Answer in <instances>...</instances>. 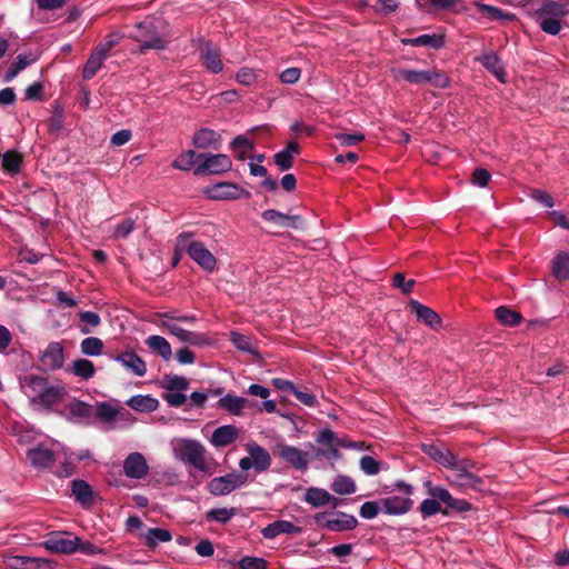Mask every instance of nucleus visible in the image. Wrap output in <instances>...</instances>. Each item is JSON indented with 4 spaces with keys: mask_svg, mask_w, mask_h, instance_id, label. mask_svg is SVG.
Returning <instances> with one entry per match:
<instances>
[{
    "mask_svg": "<svg viewBox=\"0 0 569 569\" xmlns=\"http://www.w3.org/2000/svg\"><path fill=\"white\" fill-rule=\"evenodd\" d=\"M19 385L23 395L30 400V403L43 409H50L60 403L67 396V390L63 386H51L48 383L47 378L34 373L20 376Z\"/></svg>",
    "mask_w": 569,
    "mask_h": 569,
    "instance_id": "nucleus-1",
    "label": "nucleus"
},
{
    "mask_svg": "<svg viewBox=\"0 0 569 569\" xmlns=\"http://www.w3.org/2000/svg\"><path fill=\"white\" fill-rule=\"evenodd\" d=\"M159 320L154 322L162 329L167 330L172 336L177 337L181 342H186L192 346H207L210 343V339L207 335L198 333L189 330H184L179 327L174 321L193 323L197 318L192 315L179 316L173 311L157 312L154 315Z\"/></svg>",
    "mask_w": 569,
    "mask_h": 569,
    "instance_id": "nucleus-2",
    "label": "nucleus"
},
{
    "mask_svg": "<svg viewBox=\"0 0 569 569\" xmlns=\"http://www.w3.org/2000/svg\"><path fill=\"white\" fill-rule=\"evenodd\" d=\"M174 457L194 467L203 473H212L213 458L209 456L206 447L194 439H178L173 442Z\"/></svg>",
    "mask_w": 569,
    "mask_h": 569,
    "instance_id": "nucleus-3",
    "label": "nucleus"
},
{
    "mask_svg": "<svg viewBox=\"0 0 569 569\" xmlns=\"http://www.w3.org/2000/svg\"><path fill=\"white\" fill-rule=\"evenodd\" d=\"M191 236L189 232L180 233L176 239L177 248L186 251L204 271L213 272L217 269V258L202 242L191 240Z\"/></svg>",
    "mask_w": 569,
    "mask_h": 569,
    "instance_id": "nucleus-4",
    "label": "nucleus"
},
{
    "mask_svg": "<svg viewBox=\"0 0 569 569\" xmlns=\"http://www.w3.org/2000/svg\"><path fill=\"white\" fill-rule=\"evenodd\" d=\"M137 32L131 37L134 41L141 43V51L148 49L162 50L166 48V40L158 33L153 21L146 20L136 26Z\"/></svg>",
    "mask_w": 569,
    "mask_h": 569,
    "instance_id": "nucleus-5",
    "label": "nucleus"
},
{
    "mask_svg": "<svg viewBox=\"0 0 569 569\" xmlns=\"http://www.w3.org/2000/svg\"><path fill=\"white\" fill-rule=\"evenodd\" d=\"M248 482V476L241 472H230L214 477L208 482V490L213 496H227Z\"/></svg>",
    "mask_w": 569,
    "mask_h": 569,
    "instance_id": "nucleus-6",
    "label": "nucleus"
},
{
    "mask_svg": "<svg viewBox=\"0 0 569 569\" xmlns=\"http://www.w3.org/2000/svg\"><path fill=\"white\" fill-rule=\"evenodd\" d=\"M315 519L319 526L337 532L349 531L358 526V520L352 515L341 511L331 513L320 512L316 515Z\"/></svg>",
    "mask_w": 569,
    "mask_h": 569,
    "instance_id": "nucleus-7",
    "label": "nucleus"
},
{
    "mask_svg": "<svg viewBox=\"0 0 569 569\" xmlns=\"http://www.w3.org/2000/svg\"><path fill=\"white\" fill-rule=\"evenodd\" d=\"M198 158L202 159L203 161L196 169V173L209 172L211 174H220L228 172L232 167L230 157L223 153H201L198 156Z\"/></svg>",
    "mask_w": 569,
    "mask_h": 569,
    "instance_id": "nucleus-8",
    "label": "nucleus"
},
{
    "mask_svg": "<svg viewBox=\"0 0 569 569\" xmlns=\"http://www.w3.org/2000/svg\"><path fill=\"white\" fill-rule=\"evenodd\" d=\"M276 453L297 470L305 471L308 468V453L297 447L280 443L276 448Z\"/></svg>",
    "mask_w": 569,
    "mask_h": 569,
    "instance_id": "nucleus-9",
    "label": "nucleus"
},
{
    "mask_svg": "<svg viewBox=\"0 0 569 569\" xmlns=\"http://www.w3.org/2000/svg\"><path fill=\"white\" fill-rule=\"evenodd\" d=\"M80 539L78 537L71 538L68 533H52L43 542L44 547L53 552L72 553L78 550Z\"/></svg>",
    "mask_w": 569,
    "mask_h": 569,
    "instance_id": "nucleus-10",
    "label": "nucleus"
},
{
    "mask_svg": "<svg viewBox=\"0 0 569 569\" xmlns=\"http://www.w3.org/2000/svg\"><path fill=\"white\" fill-rule=\"evenodd\" d=\"M39 362L44 370H57L63 366V347L60 342H50L39 357Z\"/></svg>",
    "mask_w": 569,
    "mask_h": 569,
    "instance_id": "nucleus-11",
    "label": "nucleus"
},
{
    "mask_svg": "<svg viewBox=\"0 0 569 569\" xmlns=\"http://www.w3.org/2000/svg\"><path fill=\"white\" fill-rule=\"evenodd\" d=\"M456 473L451 482L462 490H479L483 483L482 479L475 473L467 471V462H458V468H452Z\"/></svg>",
    "mask_w": 569,
    "mask_h": 569,
    "instance_id": "nucleus-12",
    "label": "nucleus"
},
{
    "mask_svg": "<svg viewBox=\"0 0 569 569\" xmlns=\"http://www.w3.org/2000/svg\"><path fill=\"white\" fill-rule=\"evenodd\" d=\"M123 472L128 478L141 479L148 475L149 466L140 452H132L123 461Z\"/></svg>",
    "mask_w": 569,
    "mask_h": 569,
    "instance_id": "nucleus-13",
    "label": "nucleus"
},
{
    "mask_svg": "<svg viewBox=\"0 0 569 569\" xmlns=\"http://www.w3.org/2000/svg\"><path fill=\"white\" fill-rule=\"evenodd\" d=\"M409 307L416 313L418 320L432 330H439L441 328L442 321L440 316L428 306H425L417 300H411L409 302Z\"/></svg>",
    "mask_w": 569,
    "mask_h": 569,
    "instance_id": "nucleus-14",
    "label": "nucleus"
},
{
    "mask_svg": "<svg viewBox=\"0 0 569 569\" xmlns=\"http://www.w3.org/2000/svg\"><path fill=\"white\" fill-rule=\"evenodd\" d=\"M301 532L302 527L288 520H277L261 530V535L266 539H274L279 535H299Z\"/></svg>",
    "mask_w": 569,
    "mask_h": 569,
    "instance_id": "nucleus-15",
    "label": "nucleus"
},
{
    "mask_svg": "<svg viewBox=\"0 0 569 569\" xmlns=\"http://www.w3.org/2000/svg\"><path fill=\"white\" fill-rule=\"evenodd\" d=\"M27 458L34 468H49L56 461V455L49 448L40 445L27 451Z\"/></svg>",
    "mask_w": 569,
    "mask_h": 569,
    "instance_id": "nucleus-16",
    "label": "nucleus"
},
{
    "mask_svg": "<svg viewBox=\"0 0 569 569\" xmlns=\"http://www.w3.org/2000/svg\"><path fill=\"white\" fill-rule=\"evenodd\" d=\"M382 510L388 515H403L411 510L413 500L408 497H388L380 499Z\"/></svg>",
    "mask_w": 569,
    "mask_h": 569,
    "instance_id": "nucleus-17",
    "label": "nucleus"
},
{
    "mask_svg": "<svg viewBox=\"0 0 569 569\" xmlns=\"http://www.w3.org/2000/svg\"><path fill=\"white\" fill-rule=\"evenodd\" d=\"M116 360L138 377H143L147 373L146 362L133 351H124L118 355Z\"/></svg>",
    "mask_w": 569,
    "mask_h": 569,
    "instance_id": "nucleus-18",
    "label": "nucleus"
},
{
    "mask_svg": "<svg viewBox=\"0 0 569 569\" xmlns=\"http://www.w3.org/2000/svg\"><path fill=\"white\" fill-rule=\"evenodd\" d=\"M239 438V431L233 425H224L218 427L210 439V442L217 447H227L233 443Z\"/></svg>",
    "mask_w": 569,
    "mask_h": 569,
    "instance_id": "nucleus-19",
    "label": "nucleus"
},
{
    "mask_svg": "<svg viewBox=\"0 0 569 569\" xmlns=\"http://www.w3.org/2000/svg\"><path fill=\"white\" fill-rule=\"evenodd\" d=\"M423 451L435 461L447 468H458V458L448 449L428 445L423 446Z\"/></svg>",
    "mask_w": 569,
    "mask_h": 569,
    "instance_id": "nucleus-20",
    "label": "nucleus"
},
{
    "mask_svg": "<svg viewBox=\"0 0 569 569\" xmlns=\"http://www.w3.org/2000/svg\"><path fill=\"white\" fill-rule=\"evenodd\" d=\"M247 450L257 472H263L269 469L271 465V457L263 447L253 442L247 446Z\"/></svg>",
    "mask_w": 569,
    "mask_h": 569,
    "instance_id": "nucleus-21",
    "label": "nucleus"
},
{
    "mask_svg": "<svg viewBox=\"0 0 569 569\" xmlns=\"http://www.w3.org/2000/svg\"><path fill=\"white\" fill-rule=\"evenodd\" d=\"M201 62L212 73H219L223 69L220 51L210 43L201 52Z\"/></svg>",
    "mask_w": 569,
    "mask_h": 569,
    "instance_id": "nucleus-22",
    "label": "nucleus"
},
{
    "mask_svg": "<svg viewBox=\"0 0 569 569\" xmlns=\"http://www.w3.org/2000/svg\"><path fill=\"white\" fill-rule=\"evenodd\" d=\"M193 144L199 149L214 148L218 149L221 136L217 131L208 128L198 130L193 136Z\"/></svg>",
    "mask_w": 569,
    "mask_h": 569,
    "instance_id": "nucleus-23",
    "label": "nucleus"
},
{
    "mask_svg": "<svg viewBox=\"0 0 569 569\" xmlns=\"http://www.w3.org/2000/svg\"><path fill=\"white\" fill-rule=\"evenodd\" d=\"M71 490L74 499L82 507H90L93 503V491L91 486L81 479H74L71 481Z\"/></svg>",
    "mask_w": 569,
    "mask_h": 569,
    "instance_id": "nucleus-24",
    "label": "nucleus"
},
{
    "mask_svg": "<svg viewBox=\"0 0 569 569\" xmlns=\"http://www.w3.org/2000/svg\"><path fill=\"white\" fill-rule=\"evenodd\" d=\"M300 146L296 141H290L287 147L277 152L273 157L274 163L279 167L281 171L289 170L293 164V158L296 154H299Z\"/></svg>",
    "mask_w": 569,
    "mask_h": 569,
    "instance_id": "nucleus-25",
    "label": "nucleus"
},
{
    "mask_svg": "<svg viewBox=\"0 0 569 569\" xmlns=\"http://www.w3.org/2000/svg\"><path fill=\"white\" fill-rule=\"evenodd\" d=\"M249 400L242 397L227 395L217 402L218 408L228 411L231 415L240 416L242 410L248 407Z\"/></svg>",
    "mask_w": 569,
    "mask_h": 569,
    "instance_id": "nucleus-26",
    "label": "nucleus"
},
{
    "mask_svg": "<svg viewBox=\"0 0 569 569\" xmlns=\"http://www.w3.org/2000/svg\"><path fill=\"white\" fill-rule=\"evenodd\" d=\"M391 74L396 81H407L412 84H426L427 70L417 71L402 68L391 69Z\"/></svg>",
    "mask_w": 569,
    "mask_h": 569,
    "instance_id": "nucleus-27",
    "label": "nucleus"
},
{
    "mask_svg": "<svg viewBox=\"0 0 569 569\" xmlns=\"http://www.w3.org/2000/svg\"><path fill=\"white\" fill-rule=\"evenodd\" d=\"M146 345L154 353L159 355L163 360L168 361L172 357L170 343L162 336L153 335L146 339Z\"/></svg>",
    "mask_w": 569,
    "mask_h": 569,
    "instance_id": "nucleus-28",
    "label": "nucleus"
},
{
    "mask_svg": "<svg viewBox=\"0 0 569 569\" xmlns=\"http://www.w3.org/2000/svg\"><path fill=\"white\" fill-rule=\"evenodd\" d=\"M144 545L154 549L160 542H169L172 539V535L169 530L162 528H150L142 535Z\"/></svg>",
    "mask_w": 569,
    "mask_h": 569,
    "instance_id": "nucleus-29",
    "label": "nucleus"
},
{
    "mask_svg": "<svg viewBox=\"0 0 569 569\" xmlns=\"http://www.w3.org/2000/svg\"><path fill=\"white\" fill-rule=\"evenodd\" d=\"M405 43L413 47H428L432 49H440L445 46L443 34H421L417 38L403 40Z\"/></svg>",
    "mask_w": 569,
    "mask_h": 569,
    "instance_id": "nucleus-30",
    "label": "nucleus"
},
{
    "mask_svg": "<svg viewBox=\"0 0 569 569\" xmlns=\"http://www.w3.org/2000/svg\"><path fill=\"white\" fill-rule=\"evenodd\" d=\"M331 500L337 501L327 490L321 488H309L305 495V501L313 507H322L328 505Z\"/></svg>",
    "mask_w": 569,
    "mask_h": 569,
    "instance_id": "nucleus-31",
    "label": "nucleus"
},
{
    "mask_svg": "<svg viewBox=\"0 0 569 569\" xmlns=\"http://www.w3.org/2000/svg\"><path fill=\"white\" fill-rule=\"evenodd\" d=\"M262 218L266 221L292 228H297L298 222L301 220L300 216H289L272 209L263 211Z\"/></svg>",
    "mask_w": 569,
    "mask_h": 569,
    "instance_id": "nucleus-32",
    "label": "nucleus"
},
{
    "mask_svg": "<svg viewBox=\"0 0 569 569\" xmlns=\"http://www.w3.org/2000/svg\"><path fill=\"white\" fill-rule=\"evenodd\" d=\"M552 276L559 280L565 281L569 279V254L560 252L552 260Z\"/></svg>",
    "mask_w": 569,
    "mask_h": 569,
    "instance_id": "nucleus-33",
    "label": "nucleus"
},
{
    "mask_svg": "<svg viewBox=\"0 0 569 569\" xmlns=\"http://www.w3.org/2000/svg\"><path fill=\"white\" fill-rule=\"evenodd\" d=\"M538 18H556L559 19L567 14L566 7L556 1L543 3L537 11Z\"/></svg>",
    "mask_w": 569,
    "mask_h": 569,
    "instance_id": "nucleus-34",
    "label": "nucleus"
},
{
    "mask_svg": "<svg viewBox=\"0 0 569 569\" xmlns=\"http://www.w3.org/2000/svg\"><path fill=\"white\" fill-rule=\"evenodd\" d=\"M104 60H106V58L103 56H101L99 52L93 50L82 69L83 79H86V80L92 79L97 74V72L101 69Z\"/></svg>",
    "mask_w": 569,
    "mask_h": 569,
    "instance_id": "nucleus-35",
    "label": "nucleus"
},
{
    "mask_svg": "<svg viewBox=\"0 0 569 569\" xmlns=\"http://www.w3.org/2000/svg\"><path fill=\"white\" fill-rule=\"evenodd\" d=\"M480 61L487 70L493 73L500 81L505 82V70L500 63V59L495 52L483 54Z\"/></svg>",
    "mask_w": 569,
    "mask_h": 569,
    "instance_id": "nucleus-36",
    "label": "nucleus"
},
{
    "mask_svg": "<svg viewBox=\"0 0 569 569\" xmlns=\"http://www.w3.org/2000/svg\"><path fill=\"white\" fill-rule=\"evenodd\" d=\"M357 486L355 481L345 475L335 478L331 483V490L338 495H352L356 492Z\"/></svg>",
    "mask_w": 569,
    "mask_h": 569,
    "instance_id": "nucleus-37",
    "label": "nucleus"
},
{
    "mask_svg": "<svg viewBox=\"0 0 569 569\" xmlns=\"http://www.w3.org/2000/svg\"><path fill=\"white\" fill-rule=\"evenodd\" d=\"M496 318L506 326H517L521 322L522 316L518 311L510 309L506 306H501L496 309Z\"/></svg>",
    "mask_w": 569,
    "mask_h": 569,
    "instance_id": "nucleus-38",
    "label": "nucleus"
},
{
    "mask_svg": "<svg viewBox=\"0 0 569 569\" xmlns=\"http://www.w3.org/2000/svg\"><path fill=\"white\" fill-rule=\"evenodd\" d=\"M123 39V34L119 31H112L106 36V38L94 48L104 58L108 57L109 52L120 43Z\"/></svg>",
    "mask_w": 569,
    "mask_h": 569,
    "instance_id": "nucleus-39",
    "label": "nucleus"
},
{
    "mask_svg": "<svg viewBox=\"0 0 569 569\" xmlns=\"http://www.w3.org/2000/svg\"><path fill=\"white\" fill-rule=\"evenodd\" d=\"M476 7L490 20L512 21L515 19V16L512 13L505 12L501 9L493 6L477 2Z\"/></svg>",
    "mask_w": 569,
    "mask_h": 569,
    "instance_id": "nucleus-40",
    "label": "nucleus"
},
{
    "mask_svg": "<svg viewBox=\"0 0 569 569\" xmlns=\"http://www.w3.org/2000/svg\"><path fill=\"white\" fill-rule=\"evenodd\" d=\"M231 148L237 153V158L243 161L253 150V143L244 136H238L232 140Z\"/></svg>",
    "mask_w": 569,
    "mask_h": 569,
    "instance_id": "nucleus-41",
    "label": "nucleus"
},
{
    "mask_svg": "<svg viewBox=\"0 0 569 569\" xmlns=\"http://www.w3.org/2000/svg\"><path fill=\"white\" fill-rule=\"evenodd\" d=\"M421 9H425L427 4L441 10H455L459 12L463 8H458L461 4V0H416Z\"/></svg>",
    "mask_w": 569,
    "mask_h": 569,
    "instance_id": "nucleus-42",
    "label": "nucleus"
},
{
    "mask_svg": "<svg viewBox=\"0 0 569 569\" xmlns=\"http://www.w3.org/2000/svg\"><path fill=\"white\" fill-rule=\"evenodd\" d=\"M22 157L20 153L9 150L2 156V167L6 171L16 174L20 171Z\"/></svg>",
    "mask_w": 569,
    "mask_h": 569,
    "instance_id": "nucleus-43",
    "label": "nucleus"
},
{
    "mask_svg": "<svg viewBox=\"0 0 569 569\" xmlns=\"http://www.w3.org/2000/svg\"><path fill=\"white\" fill-rule=\"evenodd\" d=\"M94 365L88 359H78L72 363V372L82 379H90L94 375Z\"/></svg>",
    "mask_w": 569,
    "mask_h": 569,
    "instance_id": "nucleus-44",
    "label": "nucleus"
},
{
    "mask_svg": "<svg viewBox=\"0 0 569 569\" xmlns=\"http://www.w3.org/2000/svg\"><path fill=\"white\" fill-rule=\"evenodd\" d=\"M128 405L138 411H152L157 408L158 401L149 396H134Z\"/></svg>",
    "mask_w": 569,
    "mask_h": 569,
    "instance_id": "nucleus-45",
    "label": "nucleus"
},
{
    "mask_svg": "<svg viewBox=\"0 0 569 569\" xmlns=\"http://www.w3.org/2000/svg\"><path fill=\"white\" fill-rule=\"evenodd\" d=\"M14 562L27 569H51V562L44 558L16 557Z\"/></svg>",
    "mask_w": 569,
    "mask_h": 569,
    "instance_id": "nucleus-46",
    "label": "nucleus"
},
{
    "mask_svg": "<svg viewBox=\"0 0 569 569\" xmlns=\"http://www.w3.org/2000/svg\"><path fill=\"white\" fill-rule=\"evenodd\" d=\"M162 387L168 391H184L189 388V381L182 376H166Z\"/></svg>",
    "mask_w": 569,
    "mask_h": 569,
    "instance_id": "nucleus-47",
    "label": "nucleus"
},
{
    "mask_svg": "<svg viewBox=\"0 0 569 569\" xmlns=\"http://www.w3.org/2000/svg\"><path fill=\"white\" fill-rule=\"evenodd\" d=\"M80 348L87 356H98L103 350V342L97 337H88L81 341Z\"/></svg>",
    "mask_w": 569,
    "mask_h": 569,
    "instance_id": "nucleus-48",
    "label": "nucleus"
},
{
    "mask_svg": "<svg viewBox=\"0 0 569 569\" xmlns=\"http://www.w3.org/2000/svg\"><path fill=\"white\" fill-rule=\"evenodd\" d=\"M423 486L427 489V493L440 503L447 505L451 500V495L446 488L435 486L430 480L425 481Z\"/></svg>",
    "mask_w": 569,
    "mask_h": 569,
    "instance_id": "nucleus-49",
    "label": "nucleus"
},
{
    "mask_svg": "<svg viewBox=\"0 0 569 569\" xmlns=\"http://www.w3.org/2000/svg\"><path fill=\"white\" fill-rule=\"evenodd\" d=\"M419 511L423 518H429L439 512L448 513L446 510H442L441 503L432 498L425 499L419 506Z\"/></svg>",
    "mask_w": 569,
    "mask_h": 569,
    "instance_id": "nucleus-50",
    "label": "nucleus"
},
{
    "mask_svg": "<svg viewBox=\"0 0 569 569\" xmlns=\"http://www.w3.org/2000/svg\"><path fill=\"white\" fill-rule=\"evenodd\" d=\"M236 515L234 508H218V509H211L207 512V519L208 520H214L219 523H227L231 520V518Z\"/></svg>",
    "mask_w": 569,
    "mask_h": 569,
    "instance_id": "nucleus-51",
    "label": "nucleus"
},
{
    "mask_svg": "<svg viewBox=\"0 0 569 569\" xmlns=\"http://www.w3.org/2000/svg\"><path fill=\"white\" fill-rule=\"evenodd\" d=\"M426 83H430L437 88L443 89L449 87L450 80L445 73L436 69H431L427 70Z\"/></svg>",
    "mask_w": 569,
    "mask_h": 569,
    "instance_id": "nucleus-52",
    "label": "nucleus"
},
{
    "mask_svg": "<svg viewBox=\"0 0 569 569\" xmlns=\"http://www.w3.org/2000/svg\"><path fill=\"white\" fill-rule=\"evenodd\" d=\"M31 62H32V59H30L29 57L23 56V54H19L16 58V60L12 62V64L10 66L8 72H7L6 79L8 81L12 80L14 77H17V74L21 70L27 68Z\"/></svg>",
    "mask_w": 569,
    "mask_h": 569,
    "instance_id": "nucleus-53",
    "label": "nucleus"
},
{
    "mask_svg": "<svg viewBox=\"0 0 569 569\" xmlns=\"http://www.w3.org/2000/svg\"><path fill=\"white\" fill-rule=\"evenodd\" d=\"M238 99L239 96L236 90H227L210 98L212 103L218 107H226L228 104L234 103Z\"/></svg>",
    "mask_w": 569,
    "mask_h": 569,
    "instance_id": "nucleus-54",
    "label": "nucleus"
},
{
    "mask_svg": "<svg viewBox=\"0 0 569 569\" xmlns=\"http://www.w3.org/2000/svg\"><path fill=\"white\" fill-rule=\"evenodd\" d=\"M196 152L188 150L179 154L172 163V167L179 170H190L194 164Z\"/></svg>",
    "mask_w": 569,
    "mask_h": 569,
    "instance_id": "nucleus-55",
    "label": "nucleus"
},
{
    "mask_svg": "<svg viewBox=\"0 0 569 569\" xmlns=\"http://www.w3.org/2000/svg\"><path fill=\"white\" fill-rule=\"evenodd\" d=\"M236 80L242 86H252L258 80V73L256 70L243 67L236 73Z\"/></svg>",
    "mask_w": 569,
    "mask_h": 569,
    "instance_id": "nucleus-56",
    "label": "nucleus"
},
{
    "mask_svg": "<svg viewBox=\"0 0 569 569\" xmlns=\"http://www.w3.org/2000/svg\"><path fill=\"white\" fill-rule=\"evenodd\" d=\"M336 140L339 141V143L342 147H351L356 146L359 142L365 140V134L361 132L356 133H345V132H338L335 134Z\"/></svg>",
    "mask_w": 569,
    "mask_h": 569,
    "instance_id": "nucleus-57",
    "label": "nucleus"
},
{
    "mask_svg": "<svg viewBox=\"0 0 569 569\" xmlns=\"http://www.w3.org/2000/svg\"><path fill=\"white\" fill-rule=\"evenodd\" d=\"M96 413L100 420L110 422L116 418L118 410L108 402H101L97 406Z\"/></svg>",
    "mask_w": 569,
    "mask_h": 569,
    "instance_id": "nucleus-58",
    "label": "nucleus"
},
{
    "mask_svg": "<svg viewBox=\"0 0 569 569\" xmlns=\"http://www.w3.org/2000/svg\"><path fill=\"white\" fill-rule=\"evenodd\" d=\"M539 27L548 34L556 36L561 30V23L556 18H538Z\"/></svg>",
    "mask_w": 569,
    "mask_h": 569,
    "instance_id": "nucleus-59",
    "label": "nucleus"
},
{
    "mask_svg": "<svg viewBox=\"0 0 569 569\" xmlns=\"http://www.w3.org/2000/svg\"><path fill=\"white\" fill-rule=\"evenodd\" d=\"M360 468L368 476H376L380 471V463L370 456L360 459Z\"/></svg>",
    "mask_w": 569,
    "mask_h": 569,
    "instance_id": "nucleus-60",
    "label": "nucleus"
},
{
    "mask_svg": "<svg viewBox=\"0 0 569 569\" xmlns=\"http://www.w3.org/2000/svg\"><path fill=\"white\" fill-rule=\"evenodd\" d=\"M380 510H382L380 500L367 501L360 507L359 513L365 519H372L379 513Z\"/></svg>",
    "mask_w": 569,
    "mask_h": 569,
    "instance_id": "nucleus-61",
    "label": "nucleus"
},
{
    "mask_svg": "<svg viewBox=\"0 0 569 569\" xmlns=\"http://www.w3.org/2000/svg\"><path fill=\"white\" fill-rule=\"evenodd\" d=\"M69 410L72 416L79 418H87L91 415V406L79 400L71 402Z\"/></svg>",
    "mask_w": 569,
    "mask_h": 569,
    "instance_id": "nucleus-62",
    "label": "nucleus"
},
{
    "mask_svg": "<svg viewBox=\"0 0 569 569\" xmlns=\"http://www.w3.org/2000/svg\"><path fill=\"white\" fill-rule=\"evenodd\" d=\"M241 569H267V561L263 558L243 557L239 561Z\"/></svg>",
    "mask_w": 569,
    "mask_h": 569,
    "instance_id": "nucleus-63",
    "label": "nucleus"
},
{
    "mask_svg": "<svg viewBox=\"0 0 569 569\" xmlns=\"http://www.w3.org/2000/svg\"><path fill=\"white\" fill-rule=\"evenodd\" d=\"M218 192L216 197L226 199H236L238 197V188L230 183H219L214 187Z\"/></svg>",
    "mask_w": 569,
    "mask_h": 569,
    "instance_id": "nucleus-64",
    "label": "nucleus"
}]
</instances>
